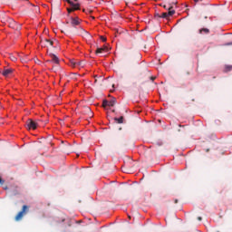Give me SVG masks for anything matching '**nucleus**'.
<instances>
[{
	"mask_svg": "<svg viewBox=\"0 0 232 232\" xmlns=\"http://www.w3.org/2000/svg\"><path fill=\"white\" fill-rule=\"evenodd\" d=\"M71 7L67 8V12L72 14V12H75V10H80L81 5L79 3L74 4L72 0H65Z\"/></svg>",
	"mask_w": 232,
	"mask_h": 232,
	"instance_id": "nucleus-3",
	"label": "nucleus"
},
{
	"mask_svg": "<svg viewBox=\"0 0 232 232\" xmlns=\"http://www.w3.org/2000/svg\"><path fill=\"white\" fill-rule=\"evenodd\" d=\"M206 152H207V153H209V149H207V150H206Z\"/></svg>",
	"mask_w": 232,
	"mask_h": 232,
	"instance_id": "nucleus-29",
	"label": "nucleus"
},
{
	"mask_svg": "<svg viewBox=\"0 0 232 232\" xmlns=\"http://www.w3.org/2000/svg\"><path fill=\"white\" fill-rule=\"evenodd\" d=\"M9 28H13V30H21V24H17L14 20L9 21Z\"/></svg>",
	"mask_w": 232,
	"mask_h": 232,
	"instance_id": "nucleus-7",
	"label": "nucleus"
},
{
	"mask_svg": "<svg viewBox=\"0 0 232 232\" xmlns=\"http://www.w3.org/2000/svg\"><path fill=\"white\" fill-rule=\"evenodd\" d=\"M202 32H204V34H209V29L202 28V29L199 30V34H202Z\"/></svg>",
	"mask_w": 232,
	"mask_h": 232,
	"instance_id": "nucleus-14",
	"label": "nucleus"
},
{
	"mask_svg": "<svg viewBox=\"0 0 232 232\" xmlns=\"http://www.w3.org/2000/svg\"><path fill=\"white\" fill-rule=\"evenodd\" d=\"M74 1V3H79V0H73Z\"/></svg>",
	"mask_w": 232,
	"mask_h": 232,
	"instance_id": "nucleus-30",
	"label": "nucleus"
},
{
	"mask_svg": "<svg viewBox=\"0 0 232 232\" xmlns=\"http://www.w3.org/2000/svg\"><path fill=\"white\" fill-rule=\"evenodd\" d=\"M49 56L51 57L52 62L54 63V64H59V57H57V55L49 53Z\"/></svg>",
	"mask_w": 232,
	"mask_h": 232,
	"instance_id": "nucleus-10",
	"label": "nucleus"
},
{
	"mask_svg": "<svg viewBox=\"0 0 232 232\" xmlns=\"http://www.w3.org/2000/svg\"><path fill=\"white\" fill-rule=\"evenodd\" d=\"M97 82H98V80L95 79V80H94V84H97Z\"/></svg>",
	"mask_w": 232,
	"mask_h": 232,
	"instance_id": "nucleus-27",
	"label": "nucleus"
},
{
	"mask_svg": "<svg viewBox=\"0 0 232 232\" xmlns=\"http://www.w3.org/2000/svg\"><path fill=\"white\" fill-rule=\"evenodd\" d=\"M30 208L26 205H24L22 208V210L20 212H18V214L15 216L14 220L16 222H19V220H23V217H24V215H26V213H28Z\"/></svg>",
	"mask_w": 232,
	"mask_h": 232,
	"instance_id": "nucleus-2",
	"label": "nucleus"
},
{
	"mask_svg": "<svg viewBox=\"0 0 232 232\" xmlns=\"http://www.w3.org/2000/svg\"><path fill=\"white\" fill-rule=\"evenodd\" d=\"M88 111H92V110L90 108H87Z\"/></svg>",
	"mask_w": 232,
	"mask_h": 232,
	"instance_id": "nucleus-32",
	"label": "nucleus"
},
{
	"mask_svg": "<svg viewBox=\"0 0 232 232\" xmlns=\"http://www.w3.org/2000/svg\"><path fill=\"white\" fill-rule=\"evenodd\" d=\"M173 5H177V2H172L171 4H169V12L162 13L161 19H168V17H171V15H174L175 10H173Z\"/></svg>",
	"mask_w": 232,
	"mask_h": 232,
	"instance_id": "nucleus-1",
	"label": "nucleus"
},
{
	"mask_svg": "<svg viewBox=\"0 0 232 232\" xmlns=\"http://www.w3.org/2000/svg\"><path fill=\"white\" fill-rule=\"evenodd\" d=\"M117 103V99L112 98L111 101H109V106L113 107Z\"/></svg>",
	"mask_w": 232,
	"mask_h": 232,
	"instance_id": "nucleus-13",
	"label": "nucleus"
},
{
	"mask_svg": "<svg viewBox=\"0 0 232 232\" xmlns=\"http://www.w3.org/2000/svg\"><path fill=\"white\" fill-rule=\"evenodd\" d=\"M71 24L72 26H79L81 24V20L79 19V17H72Z\"/></svg>",
	"mask_w": 232,
	"mask_h": 232,
	"instance_id": "nucleus-8",
	"label": "nucleus"
},
{
	"mask_svg": "<svg viewBox=\"0 0 232 232\" xmlns=\"http://www.w3.org/2000/svg\"><path fill=\"white\" fill-rule=\"evenodd\" d=\"M163 8H165L166 10H168V8H169V5H163Z\"/></svg>",
	"mask_w": 232,
	"mask_h": 232,
	"instance_id": "nucleus-23",
	"label": "nucleus"
},
{
	"mask_svg": "<svg viewBox=\"0 0 232 232\" xmlns=\"http://www.w3.org/2000/svg\"><path fill=\"white\" fill-rule=\"evenodd\" d=\"M14 72L12 69H2L0 70V73L4 75V77H8V75H11V73Z\"/></svg>",
	"mask_w": 232,
	"mask_h": 232,
	"instance_id": "nucleus-9",
	"label": "nucleus"
},
{
	"mask_svg": "<svg viewBox=\"0 0 232 232\" xmlns=\"http://www.w3.org/2000/svg\"><path fill=\"white\" fill-rule=\"evenodd\" d=\"M83 12H86V10L83 9Z\"/></svg>",
	"mask_w": 232,
	"mask_h": 232,
	"instance_id": "nucleus-33",
	"label": "nucleus"
},
{
	"mask_svg": "<svg viewBox=\"0 0 232 232\" xmlns=\"http://www.w3.org/2000/svg\"><path fill=\"white\" fill-rule=\"evenodd\" d=\"M71 64L72 66H73L74 68H84V66H86V62H84L83 60L82 61H71Z\"/></svg>",
	"mask_w": 232,
	"mask_h": 232,
	"instance_id": "nucleus-5",
	"label": "nucleus"
},
{
	"mask_svg": "<svg viewBox=\"0 0 232 232\" xmlns=\"http://www.w3.org/2000/svg\"><path fill=\"white\" fill-rule=\"evenodd\" d=\"M232 71V66L231 65H227L225 67V72H231Z\"/></svg>",
	"mask_w": 232,
	"mask_h": 232,
	"instance_id": "nucleus-16",
	"label": "nucleus"
},
{
	"mask_svg": "<svg viewBox=\"0 0 232 232\" xmlns=\"http://www.w3.org/2000/svg\"><path fill=\"white\" fill-rule=\"evenodd\" d=\"M115 122H117L118 124H122V122H124V117L121 116L120 118H114Z\"/></svg>",
	"mask_w": 232,
	"mask_h": 232,
	"instance_id": "nucleus-12",
	"label": "nucleus"
},
{
	"mask_svg": "<svg viewBox=\"0 0 232 232\" xmlns=\"http://www.w3.org/2000/svg\"><path fill=\"white\" fill-rule=\"evenodd\" d=\"M0 184H5V180H3V179H1V177H0Z\"/></svg>",
	"mask_w": 232,
	"mask_h": 232,
	"instance_id": "nucleus-22",
	"label": "nucleus"
},
{
	"mask_svg": "<svg viewBox=\"0 0 232 232\" xmlns=\"http://www.w3.org/2000/svg\"><path fill=\"white\" fill-rule=\"evenodd\" d=\"M185 73L186 75H191V71H186Z\"/></svg>",
	"mask_w": 232,
	"mask_h": 232,
	"instance_id": "nucleus-20",
	"label": "nucleus"
},
{
	"mask_svg": "<svg viewBox=\"0 0 232 232\" xmlns=\"http://www.w3.org/2000/svg\"><path fill=\"white\" fill-rule=\"evenodd\" d=\"M154 17L155 19H162L161 14H156Z\"/></svg>",
	"mask_w": 232,
	"mask_h": 232,
	"instance_id": "nucleus-18",
	"label": "nucleus"
},
{
	"mask_svg": "<svg viewBox=\"0 0 232 232\" xmlns=\"http://www.w3.org/2000/svg\"><path fill=\"white\" fill-rule=\"evenodd\" d=\"M100 80H101V81H104V78L102 77V76H100Z\"/></svg>",
	"mask_w": 232,
	"mask_h": 232,
	"instance_id": "nucleus-26",
	"label": "nucleus"
},
{
	"mask_svg": "<svg viewBox=\"0 0 232 232\" xmlns=\"http://www.w3.org/2000/svg\"><path fill=\"white\" fill-rule=\"evenodd\" d=\"M38 126H39V123H37V121L32 119H28L25 122L26 130H37Z\"/></svg>",
	"mask_w": 232,
	"mask_h": 232,
	"instance_id": "nucleus-4",
	"label": "nucleus"
},
{
	"mask_svg": "<svg viewBox=\"0 0 232 232\" xmlns=\"http://www.w3.org/2000/svg\"><path fill=\"white\" fill-rule=\"evenodd\" d=\"M230 44H232V43H230V44H227V46H229Z\"/></svg>",
	"mask_w": 232,
	"mask_h": 232,
	"instance_id": "nucleus-31",
	"label": "nucleus"
},
{
	"mask_svg": "<svg viewBox=\"0 0 232 232\" xmlns=\"http://www.w3.org/2000/svg\"><path fill=\"white\" fill-rule=\"evenodd\" d=\"M198 220H199V222L202 220V218L201 217H198Z\"/></svg>",
	"mask_w": 232,
	"mask_h": 232,
	"instance_id": "nucleus-25",
	"label": "nucleus"
},
{
	"mask_svg": "<svg viewBox=\"0 0 232 232\" xmlns=\"http://www.w3.org/2000/svg\"><path fill=\"white\" fill-rule=\"evenodd\" d=\"M156 79H157V77H155V76L150 77V81H155Z\"/></svg>",
	"mask_w": 232,
	"mask_h": 232,
	"instance_id": "nucleus-21",
	"label": "nucleus"
},
{
	"mask_svg": "<svg viewBox=\"0 0 232 232\" xmlns=\"http://www.w3.org/2000/svg\"><path fill=\"white\" fill-rule=\"evenodd\" d=\"M102 52H108V47L104 46V47H101V48H97L96 49V53H102Z\"/></svg>",
	"mask_w": 232,
	"mask_h": 232,
	"instance_id": "nucleus-11",
	"label": "nucleus"
},
{
	"mask_svg": "<svg viewBox=\"0 0 232 232\" xmlns=\"http://www.w3.org/2000/svg\"><path fill=\"white\" fill-rule=\"evenodd\" d=\"M101 41H102V43H106V37L101 36Z\"/></svg>",
	"mask_w": 232,
	"mask_h": 232,
	"instance_id": "nucleus-19",
	"label": "nucleus"
},
{
	"mask_svg": "<svg viewBox=\"0 0 232 232\" xmlns=\"http://www.w3.org/2000/svg\"><path fill=\"white\" fill-rule=\"evenodd\" d=\"M41 44L44 48H50V46H53V41L44 39V40H41Z\"/></svg>",
	"mask_w": 232,
	"mask_h": 232,
	"instance_id": "nucleus-6",
	"label": "nucleus"
},
{
	"mask_svg": "<svg viewBox=\"0 0 232 232\" xmlns=\"http://www.w3.org/2000/svg\"><path fill=\"white\" fill-rule=\"evenodd\" d=\"M82 30V34H83V35H90V34L88 33V31L84 30V29H81Z\"/></svg>",
	"mask_w": 232,
	"mask_h": 232,
	"instance_id": "nucleus-17",
	"label": "nucleus"
},
{
	"mask_svg": "<svg viewBox=\"0 0 232 232\" xmlns=\"http://www.w3.org/2000/svg\"><path fill=\"white\" fill-rule=\"evenodd\" d=\"M12 61H16V58H15V57H13V58H12Z\"/></svg>",
	"mask_w": 232,
	"mask_h": 232,
	"instance_id": "nucleus-28",
	"label": "nucleus"
},
{
	"mask_svg": "<svg viewBox=\"0 0 232 232\" xmlns=\"http://www.w3.org/2000/svg\"><path fill=\"white\" fill-rule=\"evenodd\" d=\"M106 106H110L109 101L108 100H104L102 102V107L106 108Z\"/></svg>",
	"mask_w": 232,
	"mask_h": 232,
	"instance_id": "nucleus-15",
	"label": "nucleus"
},
{
	"mask_svg": "<svg viewBox=\"0 0 232 232\" xmlns=\"http://www.w3.org/2000/svg\"><path fill=\"white\" fill-rule=\"evenodd\" d=\"M175 204H179V199L174 200Z\"/></svg>",
	"mask_w": 232,
	"mask_h": 232,
	"instance_id": "nucleus-24",
	"label": "nucleus"
}]
</instances>
